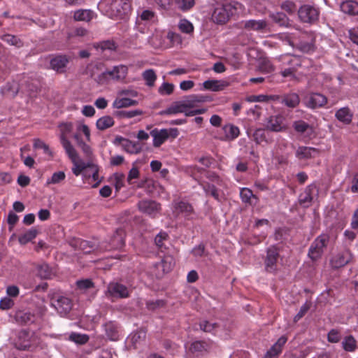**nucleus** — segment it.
Returning a JSON list of instances; mask_svg holds the SVG:
<instances>
[{
  "mask_svg": "<svg viewBox=\"0 0 358 358\" xmlns=\"http://www.w3.org/2000/svg\"><path fill=\"white\" fill-rule=\"evenodd\" d=\"M13 345L20 350H27L37 343V336L33 331L21 329L10 338Z\"/></svg>",
  "mask_w": 358,
  "mask_h": 358,
  "instance_id": "nucleus-1",
  "label": "nucleus"
},
{
  "mask_svg": "<svg viewBox=\"0 0 358 358\" xmlns=\"http://www.w3.org/2000/svg\"><path fill=\"white\" fill-rule=\"evenodd\" d=\"M58 127L60 131V142L71 160L75 161L78 157V152L67 138V135L73 131V124L70 122H62L59 124Z\"/></svg>",
  "mask_w": 358,
  "mask_h": 358,
  "instance_id": "nucleus-2",
  "label": "nucleus"
},
{
  "mask_svg": "<svg viewBox=\"0 0 358 358\" xmlns=\"http://www.w3.org/2000/svg\"><path fill=\"white\" fill-rule=\"evenodd\" d=\"M128 73V68L124 65L113 66L97 76L96 81L100 85L108 83L110 80L123 81Z\"/></svg>",
  "mask_w": 358,
  "mask_h": 358,
  "instance_id": "nucleus-3",
  "label": "nucleus"
},
{
  "mask_svg": "<svg viewBox=\"0 0 358 358\" xmlns=\"http://www.w3.org/2000/svg\"><path fill=\"white\" fill-rule=\"evenodd\" d=\"M80 132L84 134L87 141H90V130L88 126L85 124L78 123L76 126V132L73 134V137L77 145L81 148L85 157L92 161L93 159L92 150L90 145L83 141L80 136Z\"/></svg>",
  "mask_w": 358,
  "mask_h": 358,
  "instance_id": "nucleus-4",
  "label": "nucleus"
},
{
  "mask_svg": "<svg viewBox=\"0 0 358 358\" xmlns=\"http://www.w3.org/2000/svg\"><path fill=\"white\" fill-rule=\"evenodd\" d=\"M236 11V6L232 3L217 5L213 11L211 19L217 24H224Z\"/></svg>",
  "mask_w": 358,
  "mask_h": 358,
  "instance_id": "nucleus-5",
  "label": "nucleus"
},
{
  "mask_svg": "<svg viewBox=\"0 0 358 358\" xmlns=\"http://www.w3.org/2000/svg\"><path fill=\"white\" fill-rule=\"evenodd\" d=\"M150 136L153 138V146L155 148L160 147L169 137L176 138L179 131L177 128L162 129L155 128L152 129Z\"/></svg>",
  "mask_w": 358,
  "mask_h": 358,
  "instance_id": "nucleus-6",
  "label": "nucleus"
},
{
  "mask_svg": "<svg viewBox=\"0 0 358 358\" xmlns=\"http://www.w3.org/2000/svg\"><path fill=\"white\" fill-rule=\"evenodd\" d=\"M329 241V236L328 234H321L317 237L311 243L308 250L309 257L315 261L321 257L324 252V248L327 246Z\"/></svg>",
  "mask_w": 358,
  "mask_h": 358,
  "instance_id": "nucleus-7",
  "label": "nucleus"
},
{
  "mask_svg": "<svg viewBox=\"0 0 358 358\" xmlns=\"http://www.w3.org/2000/svg\"><path fill=\"white\" fill-rule=\"evenodd\" d=\"M131 10L130 0H112L110 11L113 17L124 19Z\"/></svg>",
  "mask_w": 358,
  "mask_h": 358,
  "instance_id": "nucleus-8",
  "label": "nucleus"
},
{
  "mask_svg": "<svg viewBox=\"0 0 358 358\" xmlns=\"http://www.w3.org/2000/svg\"><path fill=\"white\" fill-rule=\"evenodd\" d=\"M173 213L176 216L182 215L186 220L193 219L195 211L193 206L185 201L174 200L173 201Z\"/></svg>",
  "mask_w": 358,
  "mask_h": 358,
  "instance_id": "nucleus-9",
  "label": "nucleus"
},
{
  "mask_svg": "<svg viewBox=\"0 0 358 358\" xmlns=\"http://www.w3.org/2000/svg\"><path fill=\"white\" fill-rule=\"evenodd\" d=\"M319 14L318 8L308 4L301 6L298 10L299 17L301 22L305 23L313 24L315 22L318 20Z\"/></svg>",
  "mask_w": 358,
  "mask_h": 358,
  "instance_id": "nucleus-10",
  "label": "nucleus"
},
{
  "mask_svg": "<svg viewBox=\"0 0 358 358\" xmlns=\"http://www.w3.org/2000/svg\"><path fill=\"white\" fill-rule=\"evenodd\" d=\"M280 250L275 245H271L266 250L264 258L265 269L267 272L273 273L277 269V264L280 257Z\"/></svg>",
  "mask_w": 358,
  "mask_h": 358,
  "instance_id": "nucleus-11",
  "label": "nucleus"
},
{
  "mask_svg": "<svg viewBox=\"0 0 358 358\" xmlns=\"http://www.w3.org/2000/svg\"><path fill=\"white\" fill-rule=\"evenodd\" d=\"M137 207L139 211L152 218L155 217L162 210L159 203L150 199L141 200L138 203Z\"/></svg>",
  "mask_w": 358,
  "mask_h": 358,
  "instance_id": "nucleus-12",
  "label": "nucleus"
},
{
  "mask_svg": "<svg viewBox=\"0 0 358 358\" xmlns=\"http://www.w3.org/2000/svg\"><path fill=\"white\" fill-rule=\"evenodd\" d=\"M51 305L62 316H65L69 313L73 306L71 300L63 296H53L51 300Z\"/></svg>",
  "mask_w": 358,
  "mask_h": 358,
  "instance_id": "nucleus-13",
  "label": "nucleus"
},
{
  "mask_svg": "<svg viewBox=\"0 0 358 358\" xmlns=\"http://www.w3.org/2000/svg\"><path fill=\"white\" fill-rule=\"evenodd\" d=\"M175 266V260L171 255H164L159 262L154 264V267L159 269L161 267V270L157 271L155 273V276L157 278H161L164 274L169 273Z\"/></svg>",
  "mask_w": 358,
  "mask_h": 358,
  "instance_id": "nucleus-14",
  "label": "nucleus"
},
{
  "mask_svg": "<svg viewBox=\"0 0 358 358\" xmlns=\"http://www.w3.org/2000/svg\"><path fill=\"white\" fill-rule=\"evenodd\" d=\"M317 186L315 183L308 185L302 192L298 199L299 204L305 208L312 206L313 201V193L316 190Z\"/></svg>",
  "mask_w": 358,
  "mask_h": 358,
  "instance_id": "nucleus-15",
  "label": "nucleus"
},
{
  "mask_svg": "<svg viewBox=\"0 0 358 358\" xmlns=\"http://www.w3.org/2000/svg\"><path fill=\"white\" fill-rule=\"evenodd\" d=\"M327 103V98L320 93H310L306 100V106L311 109L323 107Z\"/></svg>",
  "mask_w": 358,
  "mask_h": 358,
  "instance_id": "nucleus-16",
  "label": "nucleus"
},
{
  "mask_svg": "<svg viewBox=\"0 0 358 358\" xmlns=\"http://www.w3.org/2000/svg\"><path fill=\"white\" fill-rule=\"evenodd\" d=\"M115 141L121 144L122 148L128 153L138 154L142 150V145L138 141H132L122 136H117Z\"/></svg>",
  "mask_w": 358,
  "mask_h": 358,
  "instance_id": "nucleus-17",
  "label": "nucleus"
},
{
  "mask_svg": "<svg viewBox=\"0 0 358 358\" xmlns=\"http://www.w3.org/2000/svg\"><path fill=\"white\" fill-rule=\"evenodd\" d=\"M108 292L111 296L117 298H127L129 296L128 287L118 282H110L108 286Z\"/></svg>",
  "mask_w": 358,
  "mask_h": 358,
  "instance_id": "nucleus-18",
  "label": "nucleus"
},
{
  "mask_svg": "<svg viewBox=\"0 0 358 358\" xmlns=\"http://www.w3.org/2000/svg\"><path fill=\"white\" fill-rule=\"evenodd\" d=\"M352 258V255L349 250H343L335 255L331 260V264L333 268H338L348 264Z\"/></svg>",
  "mask_w": 358,
  "mask_h": 358,
  "instance_id": "nucleus-19",
  "label": "nucleus"
},
{
  "mask_svg": "<svg viewBox=\"0 0 358 358\" xmlns=\"http://www.w3.org/2000/svg\"><path fill=\"white\" fill-rule=\"evenodd\" d=\"M69 62V57L65 55H58L51 59L50 65L52 69L58 73L65 72V69Z\"/></svg>",
  "mask_w": 358,
  "mask_h": 358,
  "instance_id": "nucleus-20",
  "label": "nucleus"
},
{
  "mask_svg": "<svg viewBox=\"0 0 358 358\" xmlns=\"http://www.w3.org/2000/svg\"><path fill=\"white\" fill-rule=\"evenodd\" d=\"M287 341V336L283 335L266 352L264 358H278L282 351V348Z\"/></svg>",
  "mask_w": 358,
  "mask_h": 358,
  "instance_id": "nucleus-21",
  "label": "nucleus"
},
{
  "mask_svg": "<svg viewBox=\"0 0 358 358\" xmlns=\"http://www.w3.org/2000/svg\"><path fill=\"white\" fill-rule=\"evenodd\" d=\"M125 236L126 233L124 229L122 228L117 229L110 238L108 250H118L123 248L124 245Z\"/></svg>",
  "mask_w": 358,
  "mask_h": 358,
  "instance_id": "nucleus-22",
  "label": "nucleus"
},
{
  "mask_svg": "<svg viewBox=\"0 0 358 358\" xmlns=\"http://www.w3.org/2000/svg\"><path fill=\"white\" fill-rule=\"evenodd\" d=\"M278 59L281 62L282 68L287 66L298 69L301 66V58L299 56L284 55L280 56Z\"/></svg>",
  "mask_w": 358,
  "mask_h": 358,
  "instance_id": "nucleus-23",
  "label": "nucleus"
},
{
  "mask_svg": "<svg viewBox=\"0 0 358 358\" xmlns=\"http://www.w3.org/2000/svg\"><path fill=\"white\" fill-rule=\"evenodd\" d=\"M284 117L280 115L271 116L268 120L266 127L268 130L279 132L285 130Z\"/></svg>",
  "mask_w": 358,
  "mask_h": 358,
  "instance_id": "nucleus-24",
  "label": "nucleus"
},
{
  "mask_svg": "<svg viewBox=\"0 0 358 358\" xmlns=\"http://www.w3.org/2000/svg\"><path fill=\"white\" fill-rule=\"evenodd\" d=\"M241 27L247 31H260L266 29L267 22L265 20H249L241 22Z\"/></svg>",
  "mask_w": 358,
  "mask_h": 358,
  "instance_id": "nucleus-25",
  "label": "nucleus"
},
{
  "mask_svg": "<svg viewBox=\"0 0 358 358\" xmlns=\"http://www.w3.org/2000/svg\"><path fill=\"white\" fill-rule=\"evenodd\" d=\"M320 150L315 148L301 146L296 152V156L299 159H308L318 156Z\"/></svg>",
  "mask_w": 358,
  "mask_h": 358,
  "instance_id": "nucleus-26",
  "label": "nucleus"
},
{
  "mask_svg": "<svg viewBox=\"0 0 358 358\" xmlns=\"http://www.w3.org/2000/svg\"><path fill=\"white\" fill-rule=\"evenodd\" d=\"M15 320L22 325L30 324L35 322L36 315L30 311L20 310L15 313Z\"/></svg>",
  "mask_w": 358,
  "mask_h": 358,
  "instance_id": "nucleus-27",
  "label": "nucleus"
},
{
  "mask_svg": "<svg viewBox=\"0 0 358 358\" xmlns=\"http://www.w3.org/2000/svg\"><path fill=\"white\" fill-rule=\"evenodd\" d=\"M206 90L218 92L224 90L229 85V83L222 80H208L203 83Z\"/></svg>",
  "mask_w": 358,
  "mask_h": 358,
  "instance_id": "nucleus-28",
  "label": "nucleus"
},
{
  "mask_svg": "<svg viewBox=\"0 0 358 358\" xmlns=\"http://www.w3.org/2000/svg\"><path fill=\"white\" fill-rule=\"evenodd\" d=\"M181 101L185 109H190L196 107L198 103L206 101V97L203 95L191 94L185 97Z\"/></svg>",
  "mask_w": 358,
  "mask_h": 358,
  "instance_id": "nucleus-29",
  "label": "nucleus"
},
{
  "mask_svg": "<svg viewBox=\"0 0 358 358\" xmlns=\"http://www.w3.org/2000/svg\"><path fill=\"white\" fill-rule=\"evenodd\" d=\"M240 196L243 203L250 206H256L259 202V198L249 188H242L240 192Z\"/></svg>",
  "mask_w": 358,
  "mask_h": 358,
  "instance_id": "nucleus-30",
  "label": "nucleus"
},
{
  "mask_svg": "<svg viewBox=\"0 0 358 358\" xmlns=\"http://www.w3.org/2000/svg\"><path fill=\"white\" fill-rule=\"evenodd\" d=\"M36 275L41 279H50L53 275L52 268L46 263L38 264L36 266Z\"/></svg>",
  "mask_w": 358,
  "mask_h": 358,
  "instance_id": "nucleus-31",
  "label": "nucleus"
},
{
  "mask_svg": "<svg viewBox=\"0 0 358 358\" xmlns=\"http://www.w3.org/2000/svg\"><path fill=\"white\" fill-rule=\"evenodd\" d=\"M146 333L147 331L145 329L141 328L131 334L129 340L134 348H137L138 345L145 341Z\"/></svg>",
  "mask_w": 358,
  "mask_h": 358,
  "instance_id": "nucleus-32",
  "label": "nucleus"
},
{
  "mask_svg": "<svg viewBox=\"0 0 358 358\" xmlns=\"http://www.w3.org/2000/svg\"><path fill=\"white\" fill-rule=\"evenodd\" d=\"M282 103L289 108H296L300 103V98L296 93H289L282 96Z\"/></svg>",
  "mask_w": 358,
  "mask_h": 358,
  "instance_id": "nucleus-33",
  "label": "nucleus"
},
{
  "mask_svg": "<svg viewBox=\"0 0 358 358\" xmlns=\"http://www.w3.org/2000/svg\"><path fill=\"white\" fill-rule=\"evenodd\" d=\"M185 112V108L181 101L174 102L171 106H170L166 109L162 110L160 112V115H174L177 113H184Z\"/></svg>",
  "mask_w": 358,
  "mask_h": 358,
  "instance_id": "nucleus-34",
  "label": "nucleus"
},
{
  "mask_svg": "<svg viewBox=\"0 0 358 358\" xmlns=\"http://www.w3.org/2000/svg\"><path fill=\"white\" fill-rule=\"evenodd\" d=\"M341 10L350 15H358V2L355 1H346L341 5Z\"/></svg>",
  "mask_w": 358,
  "mask_h": 358,
  "instance_id": "nucleus-35",
  "label": "nucleus"
},
{
  "mask_svg": "<svg viewBox=\"0 0 358 358\" xmlns=\"http://www.w3.org/2000/svg\"><path fill=\"white\" fill-rule=\"evenodd\" d=\"M115 124L114 119L110 115H104L97 120L96 126L100 131H104L112 127Z\"/></svg>",
  "mask_w": 358,
  "mask_h": 358,
  "instance_id": "nucleus-36",
  "label": "nucleus"
},
{
  "mask_svg": "<svg viewBox=\"0 0 358 358\" xmlns=\"http://www.w3.org/2000/svg\"><path fill=\"white\" fill-rule=\"evenodd\" d=\"M107 337L111 341H117L119 337L117 326L113 322H108L104 324Z\"/></svg>",
  "mask_w": 358,
  "mask_h": 358,
  "instance_id": "nucleus-37",
  "label": "nucleus"
},
{
  "mask_svg": "<svg viewBox=\"0 0 358 358\" xmlns=\"http://www.w3.org/2000/svg\"><path fill=\"white\" fill-rule=\"evenodd\" d=\"M138 104V101L136 100H133L129 98H116L115 100L113 103V106L115 108H127L129 106H136Z\"/></svg>",
  "mask_w": 358,
  "mask_h": 358,
  "instance_id": "nucleus-38",
  "label": "nucleus"
},
{
  "mask_svg": "<svg viewBox=\"0 0 358 358\" xmlns=\"http://www.w3.org/2000/svg\"><path fill=\"white\" fill-rule=\"evenodd\" d=\"M38 234L35 228H31L18 236V241L21 245H25L34 239Z\"/></svg>",
  "mask_w": 358,
  "mask_h": 358,
  "instance_id": "nucleus-39",
  "label": "nucleus"
},
{
  "mask_svg": "<svg viewBox=\"0 0 358 358\" xmlns=\"http://www.w3.org/2000/svg\"><path fill=\"white\" fill-rule=\"evenodd\" d=\"M208 345L206 342L203 341H196L193 342L190 347L189 351L193 354H201L203 352H206L208 350Z\"/></svg>",
  "mask_w": 358,
  "mask_h": 358,
  "instance_id": "nucleus-40",
  "label": "nucleus"
},
{
  "mask_svg": "<svg viewBox=\"0 0 358 358\" xmlns=\"http://www.w3.org/2000/svg\"><path fill=\"white\" fill-rule=\"evenodd\" d=\"M223 130L227 140H234L240 134L238 127L233 124L224 125L223 127Z\"/></svg>",
  "mask_w": 358,
  "mask_h": 358,
  "instance_id": "nucleus-41",
  "label": "nucleus"
},
{
  "mask_svg": "<svg viewBox=\"0 0 358 358\" xmlns=\"http://www.w3.org/2000/svg\"><path fill=\"white\" fill-rule=\"evenodd\" d=\"M93 12L90 10H78L74 13L73 18L76 21L90 22L93 18Z\"/></svg>",
  "mask_w": 358,
  "mask_h": 358,
  "instance_id": "nucleus-42",
  "label": "nucleus"
},
{
  "mask_svg": "<svg viewBox=\"0 0 358 358\" xmlns=\"http://www.w3.org/2000/svg\"><path fill=\"white\" fill-rule=\"evenodd\" d=\"M169 238V234L165 231H160L155 236V243L158 249L162 252H164L166 249L164 242L168 241Z\"/></svg>",
  "mask_w": 358,
  "mask_h": 358,
  "instance_id": "nucleus-43",
  "label": "nucleus"
},
{
  "mask_svg": "<svg viewBox=\"0 0 358 358\" xmlns=\"http://www.w3.org/2000/svg\"><path fill=\"white\" fill-rule=\"evenodd\" d=\"M342 346L345 351L353 352L357 348V341L352 336H348L342 341Z\"/></svg>",
  "mask_w": 358,
  "mask_h": 358,
  "instance_id": "nucleus-44",
  "label": "nucleus"
},
{
  "mask_svg": "<svg viewBox=\"0 0 358 358\" xmlns=\"http://www.w3.org/2000/svg\"><path fill=\"white\" fill-rule=\"evenodd\" d=\"M336 118L345 124H349L352 121V115L347 108L339 109L336 113Z\"/></svg>",
  "mask_w": 358,
  "mask_h": 358,
  "instance_id": "nucleus-45",
  "label": "nucleus"
},
{
  "mask_svg": "<svg viewBox=\"0 0 358 358\" xmlns=\"http://www.w3.org/2000/svg\"><path fill=\"white\" fill-rule=\"evenodd\" d=\"M201 187H203L204 192L207 195H210L213 196L215 199L219 201V192L217 187L212 184H210L208 182H203L200 184Z\"/></svg>",
  "mask_w": 358,
  "mask_h": 358,
  "instance_id": "nucleus-46",
  "label": "nucleus"
},
{
  "mask_svg": "<svg viewBox=\"0 0 358 358\" xmlns=\"http://www.w3.org/2000/svg\"><path fill=\"white\" fill-rule=\"evenodd\" d=\"M145 84L149 87H153L157 80V75L153 69L145 70L142 74Z\"/></svg>",
  "mask_w": 358,
  "mask_h": 358,
  "instance_id": "nucleus-47",
  "label": "nucleus"
},
{
  "mask_svg": "<svg viewBox=\"0 0 358 358\" xmlns=\"http://www.w3.org/2000/svg\"><path fill=\"white\" fill-rule=\"evenodd\" d=\"M144 114V112L142 110L136 109L132 110H120L116 112V115L120 118H133L136 116L142 115Z\"/></svg>",
  "mask_w": 358,
  "mask_h": 358,
  "instance_id": "nucleus-48",
  "label": "nucleus"
},
{
  "mask_svg": "<svg viewBox=\"0 0 358 358\" xmlns=\"http://www.w3.org/2000/svg\"><path fill=\"white\" fill-rule=\"evenodd\" d=\"M218 327L217 323H212L208 320H202L199 322L200 329L206 333L213 334Z\"/></svg>",
  "mask_w": 358,
  "mask_h": 358,
  "instance_id": "nucleus-49",
  "label": "nucleus"
},
{
  "mask_svg": "<svg viewBox=\"0 0 358 358\" xmlns=\"http://www.w3.org/2000/svg\"><path fill=\"white\" fill-rule=\"evenodd\" d=\"M271 19L280 26L287 27L289 24L287 15L283 13H275L270 15Z\"/></svg>",
  "mask_w": 358,
  "mask_h": 358,
  "instance_id": "nucleus-50",
  "label": "nucleus"
},
{
  "mask_svg": "<svg viewBox=\"0 0 358 358\" xmlns=\"http://www.w3.org/2000/svg\"><path fill=\"white\" fill-rule=\"evenodd\" d=\"M78 157L75 161H72L74 164L72 171L76 176H79L86 168L91 166L90 161L87 164L84 162L78 163Z\"/></svg>",
  "mask_w": 358,
  "mask_h": 358,
  "instance_id": "nucleus-51",
  "label": "nucleus"
},
{
  "mask_svg": "<svg viewBox=\"0 0 358 358\" xmlns=\"http://www.w3.org/2000/svg\"><path fill=\"white\" fill-rule=\"evenodd\" d=\"M94 48H99L102 51L109 50H115L117 46L115 43L113 41L108 40L101 41L96 45H94Z\"/></svg>",
  "mask_w": 358,
  "mask_h": 358,
  "instance_id": "nucleus-52",
  "label": "nucleus"
},
{
  "mask_svg": "<svg viewBox=\"0 0 358 358\" xmlns=\"http://www.w3.org/2000/svg\"><path fill=\"white\" fill-rule=\"evenodd\" d=\"M69 339L78 344H85L89 341V336L86 334L72 333L69 336Z\"/></svg>",
  "mask_w": 358,
  "mask_h": 358,
  "instance_id": "nucleus-53",
  "label": "nucleus"
},
{
  "mask_svg": "<svg viewBox=\"0 0 358 358\" xmlns=\"http://www.w3.org/2000/svg\"><path fill=\"white\" fill-rule=\"evenodd\" d=\"M76 286L80 290L86 291L94 287V283L91 279H83L76 282Z\"/></svg>",
  "mask_w": 358,
  "mask_h": 358,
  "instance_id": "nucleus-54",
  "label": "nucleus"
},
{
  "mask_svg": "<svg viewBox=\"0 0 358 358\" xmlns=\"http://www.w3.org/2000/svg\"><path fill=\"white\" fill-rule=\"evenodd\" d=\"M1 39L11 45H15L17 47L21 46L22 42L21 41L15 36L11 34H5L2 36Z\"/></svg>",
  "mask_w": 358,
  "mask_h": 358,
  "instance_id": "nucleus-55",
  "label": "nucleus"
},
{
  "mask_svg": "<svg viewBox=\"0 0 358 358\" xmlns=\"http://www.w3.org/2000/svg\"><path fill=\"white\" fill-rule=\"evenodd\" d=\"M178 27L182 32L185 34H190L194 31V27L192 24L185 19L181 20L180 21Z\"/></svg>",
  "mask_w": 358,
  "mask_h": 358,
  "instance_id": "nucleus-56",
  "label": "nucleus"
},
{
  "mask_svg": "<svg viewBox=\"0 0 358 358\" xmlns=\"http://www.w3.org/2000/svg\"><path fill=\"white\" fill-rule=\"evenodd\" d=\"M66 178V175L64 171L55 172L51 178L48 180V184H58L63 181Z\"/></svg>",
  "mask_w": 358,
  "mask_h": 358,
  "instance_id": "nucleus-57",
  "label": "nucleus"
},
{
  "mask_svg": "<svg viewBox=\"0 0 358 358\" xmlns=\"http://www.w3.org/2000/svg\"><path fill=\"white\" fill-rule=\"evenodd\" d=\"M341 332L335 329H331L327 334V340L332 343H338L341 340Z\"/></svg>",
  "mask_w": 358,
  "mask_h": 358,
  "instance_id": "nucleus-58",
  "label": "nucleus"
},
{
  "mask_svg": "<svg viewBox=\"0 0 358 358\" xmlns=\"http://www.w3.org/2000/svg\"><path fill=\"white\" fill-rule=\"evenodd\" d=\"M178 8L182 11L191 9L195 4V0H177Z\"/></svg>",
  "mask_w": 358,
  "mask_h": 358,
  "instance_id": "nucleus-59",
  "label": "nucleus"
},
{
  "mask_svg": "<svg viewBox=\"0 0 358 358\" xmlns=\"http://www.w3.org/2000/svg\"><path fill=\"white\" fill-rule=\"evenodd\" d=\"M174 85L171 83H164L158 89V92L161 95H170L173 93Z\"/></svg>",
  "mask_w": 358,
  "mask_h": 358,
  "instance_id": "nucleus-60",
  "label": "nucleus"
},
{
  "mask_svg": "<svg viewBox=\"0 0 358 358\" xmlns=\"http://www.w3.org/2000/svg\"><path fill=\"white\" fill-rule=\"evenodd\" d=\"M261 71L264 73H271L274 70L272 63L267 59H262L259 65Z\"/></svg>",
  "mask_w": 358,
  "mask_h": 358,
  "instance_id": "nucleus-61",
  "label": "nucleus"
},
{
  "mask_svg": "<svg viewBox=\"0 0 358 358\" xmlns=\"http://www.w3.org/2000/svg\"><path fill=\"white\" fill-rule=\"evenodd\" d=\"M166 302L162 299H158L156 301H148L146 302V307L148 310H155L157 308L164 307Z\"/></svg>",
  "mask_w": 358,
  "mask_h": 358,
  "instance_id": "nucleus-62",
  "label": "nucleus"
},
{
  "mask_svg": "<svg viewBox=\"0 0 358 358\" xmlns=\"http://www.w3.org/2000/svg\"><path fill=\"white\" fill-rule=\"evenodd\" d=\"M252 137L257 144H260L262 142L266 141L265 130L263 129H256L253 133Z\"/></svg>",
  "mask_w": 358,
  "mask_h": 358,
  "instance_id": "nucleus-63",
  "label": "nucleus"
},
{
  "mask_svg": "<svg viewBox=\"0 0 358 358\" xmlns=\"http://www.w3.org/2000/svg\"><path fill=\"white\" fill-rule=\"evenodd\" d=\"M293 127L296 131L303 134L310 127V125L303 120H298L294 122Z\"/></svg>",
  "mask_w": 358,
  "mask_h": 358,
  "instance_id": "nucleus-64",
  "label": "nucleus"
}]
</instances>
